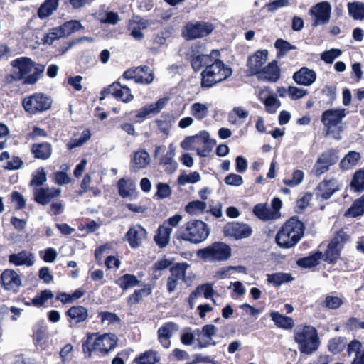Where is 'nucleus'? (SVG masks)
<instances>
[{
	"mask_svg": "<svg viewBox=\"0 0 364 364\" xmlns=\"http://www.w3.org/2000/svg\"><path fill=\"white\" fill-rule=\"evenodd\" d=\"M304 223L297 215L291 216L279 229L275 242L281 248L294 247L304 237Z\"/></svg>",
	"mask_w": 364,
	"mask_h": 364,
	"instance_id": "obj_1",
	"label": "nucleus"
},
{
	"mask_svg": "<svg viewBox=\"0 0 364 364\" xmlns=\"http://www.w3.org/2000/svg\"><path fill=\"white\" fill-rule=\"evenodd\" d=\"M294 341L301 353L310 355L318 350L320 338L316 328L311 325H299L294 330Z\"/></svg>",
	"mask_w": 364,
	"mask_h": 364,
	"instance_id": "obj_2",
	"label": "nucleus"
},
{
	"mask_svg": "<svg viewBox=\"0 0 364 364\" xmlns=\"http://www.w3.org/2000/svg\"><path fill=\"white\" fill-rule=\"evenodd\" d=\"M97 333H88L85 338L82 341V352L90 358L94 350H98L101 355H105L114 349L117 346V338L113 333H104L98 335L93 343H92L94 336Z\"/></svg>",
	"mask_w": 364,
	"mask_h": 364,
	"instance_id": "obj_3",
	"label": "nucleus"
},
{
	"mask_svg": "<svg viewBox=\"0 0 364 364\" xmlns=\"http://www.w3.org/2000/svg\"><path fill=\"white\" fill-rule=\"evenodd\" d=\"M13 68L17 69L18 77L23 85H34L45 70V65L36 63L28 57H20L11 62Z\"/></svg>",
	"mask_w": 364,
	"mask_h": 364,
	"instance_id": "obj_4",
	"label": "nucleus"
},
{
	"mask_svg": "<svg viewBox=\"0 0 364 364\" xmlns=\"http://www.w3.org/2000/svg\"><path fill=\"white\" fill-rule=\"evenodd\" d=\"M231 68L226 65L223 61L215 59L210 65L207 66L201 73L200 85L202 88H210L232 75Z\"/></svg>",
	"mask_w": 364,
	"mask_h": 364,
	"instance_id": "obj_5",
	"label": "nucleus"
},
{
	"mask_svg": "<svg viewBox=\"0 0 364 364\" xmlns=\"http://www.w3.org/2000/svg\"><path fill=\"white\" fill-rule=\"evenodd\" d=\"M231 255L230 246L223 242H214L197 252V255L203 261L210 262L227 261L231 257Z\"/></svg>",
	"mask_w": 364,
	"mask_h": 364,
	"instance_id": "obj_6",
	"label": "nucleus"
},
{
	"mask_svg": "<svg viewBox=\"0 0 364 364\" xmlns=\"http://www.w3.org/2000/svg\"><path fill=\"white\" fill-rule=\"evenodd\" d=\"M209 233L210 230L205 223L200 220H193L186 223L178 238L197 244L204 241Z\"/></svg>",
	"mask_w": 364,
	"mask_h": 364,
	"instance_id": "obj_7",
	"label": "nucleus"
},
{
	"mask_svg": "<svg viewBox=\"0 0 364 364\" xmlns=\"http://www.w3.org/2000/svg\"><path fill=\"white\" fill-rule=\"evenodd\" d=\"M52 104L51 97L43 92H35L22 100V107L25 112L31 116L50 109Z\"/></svg>",
	"mask_w": 364,
	"mask_h": 364,
	"instance_id": "obj_8",
	"label": "nucleus"
},
{
	"mask_svg": "<svg viewBox=\"0 0 364 364\" xmlns=\"http://www.w3.org/2000/svg\"><path fill=\"white\" fill-rule=\"evenodd\" d=\"M214 25L208 21H188L184 26L182 33L187 40H195L210 35L214 30Z\"/></svg>",
	"mask_w": 364,
	"mask_h": 364,
	"instance_id": "obj_9",
	"label": "nucleus"
},
{
	"mask_svg": "<svg viewBox=\"0 0 364 364\" xmlns=\"http://www.w3.org/2000/svg\"><path fill=\"white\" fill-rule=\"evenodd\" d=\"M168 99L166 97L159 99L156 102L146 105L137 110H132L124 114V117H133L135 123H141L150 114H158L166 105Z\"/></svg>",
	"mask_w": 364,
	"mask_h": 364,
	"instance_id": "obj_10",
	"label": "nucleus"
},
{
	"mask_svg": "<svg viewBox=\"0 0 364 364\" xmlns=\"http://www.w3.org/2000/svg\"><path fill=\"white\" fill-rule=\"evenodd\" d=\"M108 95H112L117 100L125 103H128L134 99L131 90L127 86L122 85L119 80L114 81L101 90L100 100H104Z\"/></svg>",
	"mask_w": 364,
	"mask_h": 364,
	"instance_id": "obj_11",
	"label": "nucleus"
},
{
	"mask_svg": "<svg viewBox=\"0 0 364 364\" xmlns=\"http://www.w3.org/2000/svg\"><path fill=\"white\" fill-rule=\"evenodd\" d=\"M122 77L125 80H134L136 83L149 85L153 82L154 76L149 66L140 65L127 69L124 72Z\"/></svg>",
	"mask_w": 364,
	"mask_h": 364,
	"instance_id": "obj_12",
	"label": "nucleus"
},
{
	"mask_svg": "<svg viewBox=\"0 0 364 364\" xmlns=\"http://www.w3.org/2000/svg\"><path fill=\"white\" fill-rule=\"evenodd\" d=\"M33 343L38 350L46 351L50 349L48 326L43 322L36 323L33 327Z\"/></svg>",
	"mask_w": 364,
	"mask_h": 364,
	"instance_id": "obj_13",
	"label": "nucleus"
},
{
	"mask_svg": "<svg viewBox=\"0 0 364 364\" xmlns=\"http://www.w3.org/2000/svg\"><path fill=\"white\" fill-rule=\"evenodd\" d=\"M338 156L333 149H329L316 160L312 171L316 176H320L329 170V167L336 163Z\"/></svg>",
	"mask_w": 364,
	"mask_h": 364,
	"instance_id": "obj_14",
	"label": "nucleus"
},
{
	"mask_svg": "<svg viewBox=\"0 0 364 364\" xmlns=\"http://www.w3.org/2000/svg\"><path fill=\"white\" fill-rule=\"evenodd\" d=\"M223 232L226 236L233 237L235 240H240L250 237L252 233V230L246 223L230 222L225 225Z\"/></svg>",
	"mask_w": 364,
	"mask_h": 364,
	"instance_id": "obj_15",
	"label": "nucleus"
},
{
	"mask_svg": "<svg viewBox=\"0 0 364 364\" xmlns=\"http://www.w3.org/2000/svg\"><path fill=\"white\" fill-rule=\"evenodd\" d=\"M268 50H258L247 58V66L249 75H257L261 72L262 65L267 62Z\"/></svg>",
	"mask_w": 364,
	"mask_h": 364,
	"instance_id": "obj_16",
	"label": "nucleus"
},
{
	"mask_svg": "<svg viewBox=\"0 0 364 364\" xmlns=\"http://www.w3.org/2000/svg\"><path fill=\"white\" fill-rule=\"evenodd\" d=\"M345 109H329L325 110L321 115V122L327 128V134L332 133L331 127L339 124L346 117Z\"/></svg>",
	"mask_w": 364,
	"mask_h": 364,
	"instance_id": "obj_17",
	"label": "nucleus"
},
{
	"mask_svg": "<svg viewBox=\"0 0 364 364\" xmlns=\"http://www.w3.org/2000/svg\"><path fill=\"white\" fill-rule=\"evenodd\" d=\"M0 282L3 288L14 294L19 291L21 286L20 276L13 269H5L1 274Z\"/></svg>",
	"mask_w": 364,
	"mask_h": 364,
	"instance_id": "obj_18",
	"label": "nucleus"
},
{
	"mask_svg": "<svg viewBox=\"0 0 364 364\" xmlns=\"http://www.w3.org/2000/svg\"><path fill=\"white\" fill-rule=\"evenodd\" d=\"M339 189L340 188L336 178L323 179L316 187L315 195L317 198L326 200Z\"/></svg>",
	"mask_w": 364,
	"mask_h": 364,
	"instance_id": "obj_19",
	"label": "nucleus"
},
{
	"mask_svg": "<svg viewBox=\"0 0 364 364\" xmlns=\"http://www.w3.org/2000/svg\"><path fill=\"white\" fill-rule=\"evenodd\" d=\"M331 6L328 1L318 3L310 9V14L314 16L313 26L326 23L329 21Z\"/></svg>",
	"mask_w": 364,
	"mask_h": 364,
	"instance_id": "obj_20",
	"label": "nucleus"
},
{
	"mask_svg": "<svg viewBox=\"0 0 364 364\" xmlns=\"http://www.w3.org/2000/svg\"><path fill=\"white\" fill-rule=\"evenodd\" d=\"M61 193L60 188L40 187L33 190L34 200L41 205H46Z\"/></svg>",
	"mask_w": 364,
	"mask_h": 364,
	"instance_id": "obj_21",
	"label": "nucleus"
},
{
	"mask_svg": "<svg viewBox=\"0 0 364 364\" xmlns=\"http://www.w3.org/2000/svg\"><path fill=\"white\" fill-rule=\"evenodd\" d=\"M178 330V325L172 321L164 323L157 331L159 342L164 348L171 346V338Z\"/></svg>",
	"mask_w": 364,
	"mask_h": 364,
	"instance_id": "obj_22",
	"label": "nucleus"
},
{
	"mask_svg": "<svg viewBox=\"0 0 364 364\" xmlns=\"http://www.w3.org/2000/svg\"><path fill=\"white\" fill-rule=\"evenodd\" d=\"M146 230L141 225L130 227L125 236L132 248H137L141 245L142 242L146 238Z\"/></svg>",
	"mask_w": 364,
	"mask_h": 364,
	"instance_id": "obj_23",
	"label": "nucleus"
},
{
	"mask_svg": "<svg viewBox=\"0 0 364 364\" xmlns=\"http://www.w3.org/2000/svg\"><path fill=\"white\" fill-rule=\"evenodd\" d=\"M295 82L300 85L309 86L316 80V73L307 67H302L293 75Z\"/></svg>",
	"mask_w": 364,
	"mask_h": 364,
	"instance_id": "obj_24",
	"label": "nucleus"
},
{
	"mask_svg": "<svg viewBox=\"0 0 364 364\" xmlns=\"http://www.w3.org/2000/svg\"><path fill=\"white\" fill-rule=\"evenodd\" d=\"M65 315L69 318L68 321L77 324L84 322L88 317L87 309L83 306H73L65 311Z\"/></svg>",
	"mask_w": 364,
	"mask_h": 364,
	"instance_id": "obj_25",
	"label": "nucleus"
},
{
	"mask_svg": "<svg viewBox=\"0 0 364 364\" xmlns=\"http://www.w3.org/2000/svg\"><path fill=\"white\" fill-rule=\"evenodd\" d=\"M150 163V156L145 150L135 151L131 160V171L138 172L139 170L146 168Z\"/></svg>",
	"mask_w": 364,
	"mask_h": 364,
	"instance_id": "obj_26",
	"label": "nucleus"
},
{
	"mask_svg": "<svg viewBox=\"0 0 364 364\" xmlns=\"http://www.w3.org/2000/svg\"><path fill=\"white\" fill-rule=\"evenodd\" d=\"M258 75L267 81L272 82H277L281 76V71L277 65V62L273 60L269 63L266 66L262 68Z\"/></svg>",
	"mask_w": 364,
	"mask_h": 364,
	"instance_id": "obj_27",
	"label": "nucleus"
},
{
	"mask_svg": "<svg viewBox=\"0 0 364 364\" xmlns=\"http://www.w3.org/2000/svg\"><path fill=\"white\" fill-rule=\"evenodd\" d=\"M53 149L50 143L44 141L35 143L31 147V152L37 159L47 160L52 154Z\"/></svg>",
	"mask_w": 364,
	"mask_h": 364,
	"instance_id": "obj_28",
	"label": "nucleus"
},
{
	"mask_svg": "<svg viewBox=\"0 0 364 364\" xmlns=\"http://www.w3.org/2000/svg\"><path fill=\"white\" fill-rule=\"evenodd\" d=\"M269 316L275 326L279 328L291 330L294 326V321L291 317L284 316L276 311H272Z\"/></svg>",
	"mask_w": 364,
	"mask_h": 364,
	"instance_id": "obj_29",
	"label": "nucleus"
},
{
	"mask_svg": "<svg viewBox=\"0 0 364 364\" xmlns=\"http://www.w3.org/2000/svg\"><path fill=\"white\" fill-rule=\"evenodd\" d=\"M202 293H203V296L205 299H208L211 298L214 294V290L212 284L210 283H206L198 285L196 288V289L189 294L188 301L191 309L193 308V301L196 299H197V297L200 296Z\"/></svg>",
	"mask_w": 364,
	"mask_h": 364,
	"instance_id": "obj_30",
	"label": "nucleus"
},
{
	"mask_svg": "<svg viewBox=\"0 0 364 364\" xmlns=\"http://www.w3.org/2000/svg\"><path fill=\"white\" fill-rule=\"evenodd\" d=\"M172 228L166 227V224H161L158 227L154 240L160 248H164L168 244Z\"/></svg>",
	"mask_w": 364,
	"mask_h": 364,
	"instance_id": "obj_31",
	"label": "nucleus"
},
{
	"mask_svg": "<svg viewBox=\"0 0 364 364\" xmlns=\"http://www.w3.org/2000/svg\"><path fill=\"white\" fill-rule=\"evenodd\" d=\"M341 250L336 241H330L323 255V260L328 264H334L340 257Z\"/></svg>",
	"mask_w": 364,
	"mask_h": 364,
	"instance_id": "obj_32",
	"label": "nucleus"
},
{
	"mask_svg": "<svg viewBox=\"0 0 364 364\" xmlns=\"http://www.w3.org/2000/svg\"><path fill=\"white\" fill-rule=\"evenodd\" d=\"M54 296L53 292L50 289L42 290L31 301H26L25 298L22 299V302L27 306H33L35 307H41L48 300Z\"/></svg>",
	"mask_w": 364,
	"mask_h": 364,
	"instance_id": "obj_33",
	"label": "nucleus"
},
{
	"mask_svg": "<svg viewBox=\"0 0 364 364\" xmlns=\"http://www.w3.org/2000/svg\"><path fill=\"white\" fill-rule=\"evenodd\" d=\"M152 292V287L149 284H144L143 288L135 289L134 292L127 297V304L130 306L139 303L143 297L148 296Z\"/></svg>",
	"mask_w": 364,
	"mask_h": 364,
	"instance_id": "obj_34",
	"label": "nucleus"
},
{
	"mask_svg": "<svg viewBox=\"0 0 364 364\" xmlns=\"http://www.w3.org/2000/svg\"><path fill=\"white\" fill-rule=\"evenodd\" d=\"M33 255L31 253L28 254L25 250H22L17 254H11L9 257L10 263L16 266H31L33 264Z\"/></svg>",
	"mask_w": 364,
	"mask_h": 364,
	"instance_id": "obj_35",
	"label": "nucleus"
},
{
	"mask_svg": "<svg viewBox=\"0 0 364 364\" xmlns=\"http://www.w3.org/2000/svg\"><path fill=\"white\" fill-rule=\"evenodd\" d=\"M139 283L140 281L134 274L128 273L123 274L115 280V284L119 286L123 291L138 286Z\"/></svg>",
	"mask_w": 364,
	"mask_h": 364,
	"instance_id": "obj_36",
	"label": "nucleus"
},
{
	"mask_svg": "<svg viewBox=\"0 0 364 364\" xmlns=\"http://www.w3.org/2000/svg\"><path fill=\"white\" fill-rule=\"evenodd\" d=\"M60 0H46L38 8L37 14L41 19L50 16L58 9Z\"/></svg>",
	"mask_w": 364,
	"mask_h": 364,
	"instance_id": "obj_37",
	"label": "nucleus"
},
{
	"mask_svg": "<svg viewBox=\"0 0 364 364\" xmlns=\"http://www.w3.org/2000/svg\"><path fill=\"white\" fill-rule=\"evenodd\" d=\"M364 214V194L355 199L344 213L345 217L357 218Z\"/></svg>",
	"mask_w": 364,
	"mask_h": 364,
	"instance_id": "obj_38",
	"label": "nucleus"
},
{
	"mask_svg": "<svg viewBox=\"0 0 364 364\" xmlns=\"http://www.w3.org/2000/svg\"><path fill=\"white\" fill-rule=\"evenodd\" d=\"M210 55H196L191 56V65L192 68L196 71L200 70L202 68L208 66L214 60Z\"/></svg>",
	"mask_w": 364,
	"mask_h": 364,
	"instance_id": "obj_39",
	"label": "nucleus"
},
{
	"mask_svg": "<svg viewBox=\"0 0 364 364\" xmlns=\"http://www.w3.org/2000/svg\"><path fill=\"white\" fill-rule=\"evenodd\" d=\"M360 159V154L359 152L350 151L341 159L339 166L343 171L348 170L356 166Z\"/></svg>",
	"mask_w": 364,
	"mask_h": 364,
	"instance_id": "obj_40",
	"label": "nucleus"
},
{
	"mask_svg": "<svg viewBox=\"0 0 364 364\" xmlns=\"http://www.w3.org/2000/svg\"><path fill=\"white\" fill-rule=\"evenodd\" d=\"M60 28L63 37H68L77 31L85 29V26H82L79 20H70L65 21L60 26Z\"/></svg>",
	"mask_w": 364,
	"mask_h": 364,
	"instance_id": "obj_41",
	"label": "nucleus"
},
{
	"mask_svg": "<svg viewBox=\"0 0 364 364\" xmlns=\"http://www.w3.org/2000/svg\"><path fill=\"white\" fill-rule=\"evenodd\" d=\"M322 257L323 253L320 251H317L308 257L299 258L296 261V264L299 267L302 268L314 267L319 264V260Z\"/></svg>",
	"mask_w": 364,
	"mask_h": 364,
	"instance_id": "obj_42",
	"label": "nucleus"
},
{
	"mask_svg": "<svg viewBox=\"0 0 364 364\" xmlns=\"http://www.w3.org/2000/svg\"><path fill=\"white\" fill-rule=\"evenodd\" d=\"M199 138L202 140V141L204 144H210V142H216V141L215 139H211L210 138V134L207 131L203 130V131H200L198 134H196L195 136H186L185 138V139L181 142V146L184 149H188L189 147L188 145L195 143L196 140Z\"/></svg>",
	"mask_w": 364,
	"mask_h": 364,
	"instance_id": "obj_43",
	"label": "nucleus"
},
{
	"mask_svg": "<svg viewBox=\"0 0 364 364\" xmlns=\"http://www.w3.org/2000/svg\"><path fill=\"white\" fill-rule=\"evenodd\" d=\"M159 360L156 351L149 350L136 356L134 362L136 364H156Z\"/></svg>",
	"mask_w": 364,
	"mask_h": 364,
	"instance_id": "obj_44",
	"label": "nucleus"
},
{
	"mask_svg": "<svg viewBox=\"0 0 364 364\" xmlns=\"http://www.w3.org/2000/svg\"><path fill=\"white\" fill-rule=\"evenodd\" d=\"M117 188L119 194L122 198L131 196L135 191L134 183L130 180H127L124 178L118 181Z\"/></svg>",
	"mask_w": 364,
	"mask_h": 364,
	"instance_id": "obj_45",
	"label": "nucleus"
},
{
	"mask_svg": "<svg viewBox=\"0 0 364 364\" xmlns=\"http://www.w3.org/2000/svg\"><path fill=\"white\" fill-rule=\"evenodd\" d=\"M253 213L257 218L263 221L274 220V213H271V209L266 204L258 203L255 205L253 208Z\"/></svg>",
	"mask_w": 364,
	"mask_h": 364,
	"instance_id": "obj_46",
	"label": "nucleus"
},
{
	"mask_svg": "<svg viewBox=\"0 0 364 364\" xmlns=\"http://www.w3.org/2000/svg\"><path fill=\"white\" fill-rule=\"evenodd\" d=\"M174 150L171 147L166 154L160 159V164L165 166V171L169 173L174 172L178 166L177 163L173 160Z\"/></svg>",
	"mask_w": 364,
	"mask_h": 364,
	"instance_id": "obj_47",
	"label": "nucleus"
},
{
	"mask_svg": "<svg viewBox=\"0 0 364 364\" xmlns=\"http://www.w3.org/2000/svg\"><path fill=\"white\" fill-rule=\"evenodd\" d=\"M293 280V277L290 274L284 272H277L267 275V282L278 287L284 283H287Z\"/></svg>",
	"mask_w": 364,
	"mask_h": 364,
	"instance_id": "obj_48",
	"label": "nucleus"
},
{
	"mask_svg": "<svg viewBox=\"0 0 364 364\" xmlns=\"http://www.w3.org/2000/svg\"><path fill=\"white\" fill-rule=\"evenodd\" d=\"M350 186L355 192L360 193L364 191V170L360 169L355 172Z\"/></svg>",
	"mask_w": 364,
	"mask_h": 364,
	"instance_id": "obj_49",
	"label": "nucleus"
},
{
	"mask_svg": "<svg viewBox=\"0 0 364 364\" xmlns=\"http://www.w3.org/2000/svg\"><path fill=\"white\" fill-rule=\"evenodd\" d=\"M346 338L335 337L329 340L328 349L333 354L336 355L341 353L346 347Z\"/></svg>",
	"mask_w": 364,
	"mask_h": 364,
	"instance_id": "obj_50",
	"label": "nucleus"
},
{
	"mask_svg": "<svg viewBox=\"0 0 364 364\" xmlns=\"http://www.w3.org/2000/svg\"><path fill=\"white\" fill-rule=\"evenodd\" d=\"M348 13L355 20L364 19V4L353 2L348 4Z\"/></svg>",
	"mask_w": 364,
	"mask_h": 364,
	"instance_id": "obj_51",
	"label": "nucleus"
},
{
	"mask_svg": "<svg viewBox=\"0 0 364 364\" xmlns=\"http://www.w3.org/2000/svg\"><path fill=\"white\" fill-rule=\"evenodd\" d=\"M91 137V133L90 129H84L79 139H71L66 144L68 149L72 150L76 147L82 146L86 141H87Z\"/></svg>",
	"mask_w": 364,
	"mask_h": 364,
	"instance_id": "obj_52",
	"label": "nucleus"
},
{
	"mask_svg": "<svg viewBox=\"0 0 364 364\" xmlns=\"http://www.w3.org/2000/svg\"><path fill=\"white\" fill-rule=\"evenodd\" d=\"M191 114L198 120H202L208 114V107L200 102H195L191 107Z\"/></svg>",
	"mask_w": 364,
	"mask_h": 364,
	"instance_id": "obj_53",
	"label": "nucleus"
},
{
	"mask_svg": "<svg viewBox=\"0 0 364 364\" xmlns=\"http://www.w3.org/2000/svg\"><path fill=\"white\" fill-rule=\"evenodd\" d=\"M274 47L277 50V58H281L285 55L288 51L296 48L294 46H292L288 41L282 38H279L275 41Z\"/></svg>",
	"mask_w": 364,
	"mask_h": 364,
	"instance_id": "obj_54",
	"label": "nucleus"
},
{
	"mask_svg": "<svg viewBox=\"0 0 364 364\" xmlns=\"http://www.w3.org/2000/svg\"><path fill=\"white\" fill-rule=\"evenodd\" d=\"M266 112L269 114H274L281 106L280 101L274 95H268L264 100Z\"/></svg>",
	"mask_w": 364,
	"mask_h": 364,
	"instance_id": "obj_55",
	"label": "nucleus"
},
{
	"mask_svg": "<svg viewBox=\"0 0 364 364\" xmlns=\"http://www.w3.org/2000/svg\"><path fill=\"white\" fill-rule=\"evenodd\" d=\"M207 208V204L201 200H193L189 202L185 207V210L189 214L203 213Z\"/></svg>",
	"mask_w": 364,
	"mask_h": 364,
	"instance_id": "obj_56",
	"label": "nucleus"
},
{
	"mask_svg": "<svg viewBox=\"0 0 364 364\" xmlns=\"http://www.w3.org/2000/svg\"><path fill=\"white\" fill-rule=\"evenodd\" d=\"M11 203L14 205L16 210H23L26 208V202L23 196L17 191H14L9 195Z\"/></svg>",
	"mask_w": 364,
	"mask_h": 364,
	"instance_id": "obj_57",
	"label": "nucleus"
},
{
	"mask_svg": "<svg viewBox=\"0 0 364 364\" xmlns=\"http://www.w3.org/2000/svg\"><path fill=\"white\" fill-rule=\"evenodd\" d=\"M188 264L186 262L176 263L170 268L171 275L173 277L184 279Z\"/></svg>",
	"mask_w": 364,
	"mask_h": 364,
	"instance_id": "obj_58",
	"label": "nucleus"
},
{
	"mask_svg": "<svg viewBox=\"0 0 364 364\" xmlns=\"http://www.w3.org/2000/svg\"><path fill=\"white\" fill-rule=\"evenodd\" d=\"M343 304L341 298L336 296L328 295L322 303V306L328 309H338Z\"/></svg>",
	"mask_w": 364,
	"mask_h": 364,
	"instance_id": "obj_59",
	"label": "nucleus"
},
{
	"mask_svg": "<svg viewBox=\"0 0 364 364\" xmlns=\"http://www.w3.org/2000/svg\"><path fill=\"white\" fill-rule=\"evenodd\" d=\"M46 174L43 168H40L36 171V173L32 174L30 186H41L46 181Z\"/></svg>",
	"mask_w": 364,
	"mask_h": 364,
	"instance_id": "obj_60",
	"label": "nucleus"
},
{
	"mask_svg": "<svg viewBox=\"0 0 364 364\" xmlns=\"http://www.w3.org/2000/svg\"><path fill=\"white\" fill-rule=\"evenodd\" d=\"M157 191L154 197L157 199H164L168 198L171 194V188L168 183H159L156 184Z\"/></svg>",
	"mask_w": 364,
	"mask_h": 364,
	"instance_id": "obj_61",
	"label": "nucleus"
},
{
	"mask_svg": "<svg viewBox=\"0 0 364 364\" xmlns=\"http://www.w3.org/2000/svg\"><path fill=\"white\" fill-rule=\"evenodd\" d=\"M304 177V173L301 170H295L292 173L291 179H284L283 183L289 186H295L300 184Z\"/></svg>",
	"mask_w": 364,
	"mask_h": 364,
	"instance_id": "obj_62",
	"label": "nucleus"
},
{
	"mask_svg": "<svg viewBox=\"0 0 364 364\" xmlns=\"http://www.w3.org/2000/svg\"><path fill=\"white\" fill-rule=\"evenodd\" d=\"M124 115L122 117H117L115 119L116 122H119L120 124L119 127L124 131L127 134L135 136L136 135V131L135 128L134 127L133 123H129V122H124L126 119H129V117L123 118Z\"/></svg>",
	"mask_w": 364,
	"mask_h": 364,
	"instance_id": "obj_63",
	"label": "nucleus"
},
{
	"mask_svg": "<svg viewBox=\"0 0 364 364\" xmlns=\"http://www.w3.org/2000/svg\"><path fill=\"white\" fill-rule=\"evenodd\" d=\"M63 37V33H61V30L60 26L55 27L50 29V32L46 33L44 36V41L46 43L49 45L52 44L55 40Z\"/></svg>",
	"mask_w": 364,
	"mask_h": 364,
	"instance_id": "obj_64",
	"label": "nucleus"
}]
</instances>
